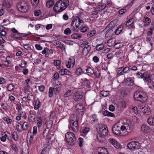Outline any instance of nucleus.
I'll use <instances>...</instances> for the list:
<instances>
[{
	"label": "nucleus",
	"instance_id": "f257e3e1",
	"mask_svg": "<svg viewBox=\"0 0 154 154\" xmlns=\"http://www.w3.org/2000/svg\"><path fill=\"white\" fill-rule=\"evenodd\" d=\"M17 8L20 12L25 13L29 11V4L27 2L22 1L19 2L17 5Z\"/></svg>",
	"mask_w": 154,
	"mask_h": 154
},
{
	"label": "nucleus",
	"instance_id": "f03ea898",
	"mask_svg": "<svg viewBox=\"0 0 154 154\" xmlns=\"http://www.w3.org/2000/svg\"><path fill=\"white\" fill-rule=\"evenodd\" d=\"M108 134V131L106 128H104L100 131H98L96 136L97 141L99 142L103 143L105 140V137Z\"/></svg>",
	"mask_w": 154,
	"mask_h": 154
},
{
	"label": "nucleus",
	"instance_id": "7ed1b4c3",
	"mask_svg": "<svg viewBox=\"0 0 154 154\" xmlns=\"http://www.w3.org/2000/svg\"><path fill=\"white\" fill-rule=\"evenodd\" d=\"M65 137L66 141L69 145H73L75 144L76 139L73 133L68 132L65 134Z\"/></svg>",
	"mask_w": 154,
	"mask_h": 154
},
{
	"label": "nucleus",
	"instance_id": "20e7f679",
	"mask_svg": "<svg viewBox=\"0 0 154 154\" xmlns=\"http://www.w3.org/2000/svg\"><path fill=\"white\" fill-rule=\"evenodd\" d=\"M134 97L135 100L139 101H144L147 100L146 94L141 91H136L134 93Z\"/></svg>",
	"mask_w": 154,
	"mask_h": 154
},
{
	"label": "nucleus",
	"instance_id": "39448f33",
	"mask_svg": "<svg viewBox=\"0 0 154 154\" xmlns=\"http://www.w3.org/2000/svg\"><path fill=\"white\" fill-rule=\"evenodd\" d=\"M140 146V144L137 141H132L127 144L128 148L132 150L139 149Z\"/></svg>",
	"mask_w": 154,
	"mask_h": 154
},
{
	"label": "nucleus",
	"instance_id": "423d86ee",
	"mask_svg": "<svg viewBox=\"0 0 154 154\" xmlns=\"http://www.w3.org/2000/svg\"><path fill=\"white\" fill-rule=\"evenodd\" d=\"M58 4L57 5L60 6V8L63 11L69 5L68 0H60L58 1Z\"/></svg>",
	"mask_w": 154,
	"mask_h": 154
},
{
	"label": "nucleus",
	"instance_id": "0eeeda50",
	"mask_svg": "<svg viewBox=\"0 0 154 154\" xmlns=\"http://www.w3.org/2000/svg\"><path fill=\"white\" fill-rule=\"evenodd\" d=\"M139 108L145 115H149L150 113V110L148 106L140 105L139 106Z\"/></svg>",
	"mask_w": 154,
	"mask_h": 154
},
{
	"label": "nucleus",
	"instance_id": "6e6552de",
	"mask_svg": "<svg viewBox=\"0 0 154 154\" xmlns=\"http://www.w3.org/2000/svg\"><path fill=\"white\" fill-rule=\"evenodd\" d=\"M112 131L113 133L115 135H118L121 134L120 126L118 124H116L113 126Z\"/></svg>",
	"mask_w": 154,
	"mask_h": 154
},
{
	"label": "nucleus",
	"instance_id": "1a4fd4ad",
	"mask_svg": "<svg viewBox=\"0 0 154 154\" xmlns=\"http://www.w3.org/2000/svg\"><path fill=\"white\" fill-rule=\"evenodd\" d=\"M72 96L75 101H78L82 99L83 96V93L80 91H77Z\"/></svg>",
	"mask_w": 154,
	"mask_h": 154
},
{
	"label": "nucleus",
	"instance_id": "9d476101",
	"mask_svg": "<svg viewBox=\"0 0 154 154\" xmlns=\"http://www.w3.org/2000/svg\"><path fill=\"white\" fill-rule=\"evenodd\" d=\"M73 122H69V128L72 129L74 132H77L79 131V125L78 123H77L76 125Z\"/></svg>",
	"mask_w": 154,
	"mask_h": 154
},
{
	"label": "nucleus",
	"instance_id": "9b49d317",
	"mask_svg": "<svg viewBox=\"0 0 154 154\" xmlns=\"http://www.w3.org/2000/svg\"><path fill=\"white\" fill-rule=\"evenodd\" d=\"M104 31L106 32L105 36L106 37H109L111 36L113 33V29L110 28L109 27L106 26L104 29Z\"/></svg>",
	"mask_w": 154,
	"mask_h": 154
},
{
	"label": "nucleus",
	"instance_id": "f8f14e48",
	"mask_svg": "<svg viewBox=\"0 0 154 154\" xmlns=\"http://www.w3.org/2000/svg\"><path fill=\"white\" fill-rule=\"evenodd\" d=\"M70 28L73 30H75L77 32L80 29V28L78 27V26L76 25L75 19V17L72 22Z\"/></svg>",
	"mask_w": 154,
	"mask_h": 154
},
{
	"label": "nucleus",
	"instance_id": "ddd939ff",
	"mask_svg": "<svg viewBox=\"0 0 154 154\" xmlns=\"http://www.w3.org/2000/svg\"><path fill=\"white\" fill-rule=\"evenodd\" d=\"M140 130L141 132L145 134L149 133L151 130L149 127L144 124L142 125L140 127Z\"/></svg>",
	"mask_w": 154,
	"mask_h": 154
},
{
	"label": "nucleus",
	"instance_id": "4468645a",
	"mask_svg": "<svg viewBox=\"0 0 154 154\" xmlns=\"http://www.w3.org/2000/svg\"><path fill=\"white\" fill-rule=\"evenodd\" d=\"M53 44L57 47L60 48L62 50L65 51V48L64 45L61 42L57 41L53 42Z\"/></svg>",
	"mask_w": 154,
	"mask_h": 154
},
{
	"label": "nucleus",
	"instance_id": "2eb2a0df",
	"mask_svg": "<svg viewBox=\"0 0 154 154\" xmlns=\"http://www.w3.org/2000/svg\"><path fill=\"white\" fill-rule=\"evenodd\" d=\"M145 79L148 82H151V81L154 84V73L151 75L149 74L147 75Z\"/></svg>",
	"mask_w": 154,
	"mask_h": 154
},
{
	"label": "nucleus",
	"instance_id": "dca6fc26",
	"mask_svg": "<svg viewBox=\"0 0 154 154\" xmlns=\"http://www.w3.org/2000/svg\"><path fill=\"white\" fill-rule=\"evenodd\" d=\"M83 81L84 85L88 88L91 87L90 84L92 79H88L87 78H83L82 79Z\"/></svg>",
	"mask_w": 154,
	"mask_h": 154
},
{
	"label": "nucleus",
	"instance_id": "f3484780",
	"mask_svg": "<svg viewBox=\"0 0 154 154\" xmlns=\"http://www.w3.org/2000/svg\"><path fill=\"white\" fill-rule=\"evenodd\" d=\"M91 47L89 45L85 46L82 50V54L85 56H86L90 50Z\"/></svg>",
	"mask_w": 154,
	"mask_h": 154
},
{
	"label": "nucleus",
	"instance_id": "a211bd4d",
	"mask_svg": "<svg viewBox=\"0 0 154 154\" xmlns=\"http://www.w3.org/2000/svg\"><path fill=\"white\" fill-rule=\"evenodd\" d=\"M46 122V120L45 119L43 121L41 118V117H38L37 120V126L38 127H40L42 126V123L43 125L45 124Z\"/></svg>",
	"mask_w": 154,
	"mask_h": 154
},
{
	"label": "nucleus",
	"instance_id": "6ab92c4d",
	"mask_svg": "<svg viewBox=\"0 0 154 154\" xmlns=\"http://www.w3.org/2000/svg\"><path fill=\"white\" fill-rule=\"evenodd\" d=\"M112 145L116 149H118L120 147V145L118 144L115 140L112 138H111L109 140Z\"/></svg>",
	"mask_w": 154,
	"mask_h": 154
},
{
	"label": "nucleus",
	"instance_id": "aec40b11",
	"mask_svg": "<svg viewBox=\"0 0 154 154\" xmlns=\"http://www.w3.org/2000/svg\"><path fill=\"white\" fill-rule=\"evenodd\" d=\"M124 82L126 85H133L134 84L133 81L131 78H128L125 79Z\"/></svg>",
	"mask_w": 154,
	"mask_h": 154
},
{
	"label": "nucleus",
	"instance_id": "412c9836",
	"mask_svg": "<svg viewBox=\"0 0 154 154\" xmlns=\"http://www.w3.org/2000/svg\"><path fill=\"white\" fill-rule=\"evenodd\" d=\"M78 119L76 115H72L70 118L69 122H73L75 124L78 123Z\"/></svg>",
	"mask_w": 154,
	"mask_h": 154
},
{
	"label": "nucleus",
	"instance_id": "4be33fe9",
	"mask_svg": "<svg viewBox=\"0 0 154 154\" xmlns=\"http://www.w3.org/2000/svg\"><path fill=\"white\" fill-rule=\"evenodd\" d=\"M33 112H32V113L30 112L28 117L29 121L30 122L34 121L35 118V115Z\"/></svg>",
	"mask_w": 154,
	"mask_h": 154
},
{
	"label": "nucleus",
	"instance_id": "5701e85b",
	"mask_svg": "<svg viewBox=\"0 0 154 154\" xmlns=\"http://www.w3.org/2000/svg\"><path fill=\"white\" fill-rule=\"evenodd\" d=\"M98 154H107L108 151L107 149L104 148L103 147H100L98 148Z\"/></svg>",
	"mask_w": 154,
	"mask_h": 154
},
{
	"label": "nucleus",
	"instance_id": "b1692460",
	"mask_svg": "<svg viewBox=\"0 0 154 154\" xmlns=\"http://www.w3.org/2000/svg\"><path fill=\"white\" fill-rule=\"evenodd\" d=\"M117 21V19H115L110 22L107 26L108 27L110 28H112L113 29V27L116 25Z\"/></svg>",
	"mask_w": 154,
	"mask_h": 154
},
{
	"label": "nucleus",
	"instance_id": "393cba45",
	"mask_svg": "<svg viewBox=\"0 0 154 154\" xmlns=\"http://www.w3.org/2000/svg\"><path fill=\"white\" fill-rule=\"evenodd\" d=\"M75 19L76 22H78L77 25L78 27H79V26H82L83 25L84 22L82 20L77 16L75 17Z\"/></svg>",
	"mask_w": 154,
	"mask_h": 154
},
{
	"label": "nucleus",
	"instance_id": "a878e982",
	"mask_svg": "<svg viewBox=\"0 0 154 154\" xmlns=\"http://www.w3.org/2000/svg\"><path fill=\"white\" fill-rule=\"evenodd\" d=\"M75 64V61L73 59L69 58V60L67 62V64H66V66L68 68H70L72 66H73Z\"/></svg>",
	"mask_w": 154,
	"mask_h": 154
},
{
	"label": "nucleus",
	"instance_id": "bb28decb",
	"mask_svg": "<svg viewBox=\"0 0 154 154\" xmlns=\"http://www.w3.org/2000/svg\"><path fill=\"white\" fill-rule=\"evenodd\" d=\"M123 29V27L122 25L119 26L115 31V34L116 35H119L122 31Z\"/></svg>",
	"mask_w": 154,
	"mask_h": 154
},
{
	"label": "nucleus",
	"instance_id": "cd10ccee",
	"mask_svg": "<svg viewBox=\"0 0 154 154\" xmlns=\"http://www.w3.org/2000/svg\"><path fill=\"white\" fill-rule=\"evenodd\" d=\"M148 123L152 126L154 125V116H151L147 120Z\"/></svg>",
	"mask_w": 154,
	"mask_h": 154
},
{
	"label": "nucleus",
	"instance_id": "c85d7f7f",
	"mask_svg": "<svg viewBox=\"0 0 154 154\" xmlns=\"http://www.w3.org/2000/svg\"><path fill=\"white\" fill-rule=\"evenodd\" d=\"M57 4H58V2L55 4L53 8L54 11L56 12H60L62 11L61 9L60 8L61 7L57 5Z\"/></svg>",
	"mask_w": 154,
	"mask_h": 154
},
{
	"label": "nucleus",
	"instance_id": "c756f323",
	"mask_svg": "<svg viewBox=\"0 0 154 154\" xmlns=\"http://www.w3.org/2000/svg\"><path fill=\"white\" fill-rule=\"evenodd\" d=\"M116 40L113 38H111L107 42V44L108 46L111 47L114 45Z\"/></svg>",
	"mask_w": 154,
	"mask_h": 154
},
{
	"label": "nucleus",
	"instance_id": "7c9ffc66",
	"mask_svg": "<svg viewBox=\"0 0 154 154\" xmlns=\"http://www.w3.org/2000/svg\"><path fill=\"white\" fill-rule=\"evenodd\" d=\"M83 72L82 68L79 67L76 69L75 72V75L78 76L81 75Z\"/></svg>",
	"mask_w": 154,
	"mask_h": 154
},
{
	"label": "nucleus",
	"instance_id": "2f4dec72",
	"mask_svg": "<svg viewBox=\"0 0 154 154\" xmlns=\"http://www.w3.org/2000/svg\"><path fill=\"white\" fill-rule=\"evenodd\" d=\"M134 18H131L129 19L126 22L125 24V26L128 27L130 25H131L132 23H134Z\"/></svg>",
	"mask_w": 154,
	"mask_h": 154
},
{
	"label": "nucleus",
	"instance_id": "473e14b6",
	"mask_svg": "<svg viewBox=\"0 0 154 154\" xmlns=\"http://www.w3.org/2000/svg\"><path fill=\"white\" fill-rule=\"evenodd\" d=\"M81 35L78 33H74L71 35V38L74 39L80 38H81Z\"/></svg>",
	"mask_w": 154,
	"mask_h": 154
},
{
	"label": "nucleus",
	"instance_id": "72a5a7b5",
	"mask_svg": "<svg viewBox=\"0 0 154 154\" xmlns=\"http://www.w3.org/2000/svg\"><path fill=\"white\" fill-rule=\"evenodd\" d=\"M98 127L97 129L98 132V131H100L103 129L104 128H106V126L105 125L103 124H98Z\"/></svg>",
	"mask_w": 154,
	"mask_h": 154
},
{
	"label": "nucleus",
	"instance_id": "f704fd0d",
	"mask_svg": "<svg viewBox=\"0 0 154 154\" xmlns=\"http://www.w3.org/2000/svg\"><path fill=\"white\" fill-rule=\"evenodd\" d=\"M41 106V103L39 100H37L35 102V105L34 106L35 109L36 110L38 109Z\"/></svg>",
	"mask_w": 154,
	"mask_h": 154
},
{
	"label": "nucleus",
	"instance_id": "c9c22d12",
	"mask_svg": "<svg viewBox=\"0 0 154 154\" xmlns=\"http://www.w3.org/2000/svg\"><path fill=\"white\" fill-rule=\"evenodd\" d=\"M83 108V106L81 103L77 104L75 107V109L76 110H81Z\"/></svg>",
	"mask_w": 154,
	"mask_h": 154
},
{
	"label": "nucleus",
	"instance_id": "e433bc0d",
	"mask_svg": "<svg viewBox=\"0 0 154 154\" xmlns=\"http://www.w3.org/2000/svg\"><path fill=\"white\" fill-rule=\"evenodd\" d=\"M103 115L104 116H109V117H115V115L113 113L109 112V111L107 110H105L104 112Z\"/></svg>",
	"mask_w": 154,
	"mask_h": 154
},
{
	"label": "nucleus",
	"instance_id": "4c0bfd02",
	"mask_svg": "<svg viewBox=\"0 0 154 154\" xmlns=\"http://www.w3.org/2000/svg\"><path fill=\"white\" fill-rule=\"evenodd\" d=\"M114 47L116 49H119L122 48L124 46V45L122 42H117L115 44Z\"/></svg>",
	"mask_w": 154,
	"mask_h": 154
},
{
	"label": "nucleus",
	"instance_id": "58836bf2",
	"mask_svg": "<svg viewBox=\"0 0 154 154\" xmlns=\"http://www.w3.org/2000/svg\"><path fill=\"white\" fill-rule=\"evenodd\" d=\"M104 47V46L103 44H98L96 46V49L97 51H100L102 50Z\"/></svg>",
	"mask_w": 154,
	"mask_h": 154
},
{
	"label": "nucleus",
	"instance_id": "ea45409f",
	"mask_svg": "<svg viewBox=\"0 0 154 154\" xmlns=\"http://www.w3.org/2000/svg\"><path fill=\"white\" fill-rule=\"evenodd\" d=\"M151 21L150 19L148 17H146L143 22L145 26H148L149 25Z\"/></svg>",
	"mask_w": 154,
	"mask_h": 154
},
{
	"label": "nucleus",
	"instance_id": "a19ab883",
	"mask_svg": "<svg viewBox=\"0 0 154 154\" xmlns=\"http://www.w3.org/2000/svg\"><path fill=\"white\" fill-rule=\"evenodd\" d=\"M54 89L53 88L50 87L49 88L48 92V95L49 97H52L53 95Z\"/></svg>",
	"mask_w": 154,
	"mask_h": 154
},
{
	"label": "nucleus",
	"instance_id": "79ce46f5",
	"mask_svg": "<svg viewBox=\"0 0 154 154\" xmlns=\"http://www.w3.org/2000/svg\"><path fill=\"white\" fill-rule=\"evenodd\" d=\"M96 33L95 30H92L89 31L87 34V36L88 37H91L94 35Z\"/></svg>",
	"mask_w": 154,
	"mask_h": 154
},
{
	"label": "nucleus",
	"instance_id": "37998d69",
	"mask_svg": "<svg viewBox=\"0 0 154 154\" xmlns=\"http://www.w3.org/2000/svg\"><path fill=\"white\" fill-rule=\"evenodd\" d=\"M89 131V129L88 128L85 127L84 128H82L80 130V132L82 133L86 134Z\"/></svg>",
	"mask_w": 154,
	"mask_h": 154
},
{
	"label": "nucleus",
	"instance_id": "c03bdc74",
	"mask_svg": "<svg viewBox=\"0 0 154 154\" xmlns=\"http://www.w3.org/2000/svg\"><path fill=\"white\" fill-rule=\"evenodd\" d=\"M86 71L87 73H89L92 75L94 73V70L91 67H88L86 69Z\"/></svg>",
	"mask_w": 154,
	"mask_h": 154
},
{
	"label": "nucleus",
	"instance_id": "a18cd8bd",
	"mask_svg": "<svg viewBox=\"0 0 154 154\" xmlns=\"http://www.w3.org/2000/svg\"><path fill=\"white\" fill-rule=\"evenodd\" d=\"M120 130L124 131L125 130H130V127L129 125H126V126L124 125L120 126Z\"/></svg>",
	"mask_w": 154,
	"mask_h": 154
},
{
	"label": "nucleus",
	"instance_id": "49530a36",
	"mask_svg": "<svg viewBox=\"0 0 154 154\" xmlns=\"http://www.w3.org/2000/svg\"><path fill=\"white\" fill-rule=\"evenodd\" d=\"M54 2L52 1H49L47 2L46 3L47 7L50 8L51 7L54 5Z\"/></svg>",
	"mask_w": 154,
	"mask_h": 154
},
{
	"label": "nucleus",
	"instance_id": "de8ad7c7",
	"mask_svg": "<svg viewBox=\"0 0 154 154\" xmlns=\"http://www.w3.org/2000/svg\"><path fill=\"white\" fill-rule=\"evenodd\" d=\"M123 72L125 73H127L130 71V68L128 67H126L125 68L122 67Z\"/></svg>",
	"mask_w": 154,
	"mask_h": 154
},
{
	"label": "nucleus",
	"instance_id": "09e8293b",
	"mask_svg": "<svg viewBox=\"0 0 154 154\" xmlns=\"http://www.w3.org/2000/svg\"><path fill=\"white\" fill-rule=\"evenodd\" d=\"M29 125H28V123L26 122H23V125H22L23 129V130H26L28 128Z\"/></svg>",
	"mask_w": 154,
	"mask_h": 154
},
{
	"label": "nucleus",
	"instance_id": "8fccbe9b",
	"mask_svg": "<svg viewBox=\"0 0 154 154\" xmlns=\"http://www.w3.org/2000/svg\"><path fill=\"white\" fill-rule=\"evenodd\" d=\"M12 137L15 141H17L18 138V135L15 132H14L12 133Z\"/></svg>",
	"mask_w": 154,
	"mask_h": 154
},
{
	"label": "nucleus",
	"instance_id": "3c124183",
	"mask_svg": "<svg viewBox=\"0 0 154 154\" xmlns=\"http://www.w3.org/2000/svg\"><path fill=\"white\" fill-rule=\"evenodd\" d=\"M31 3L33 6H36L38 5L39 0H30Z\"/></svg>",
	"mask_w": 154,
	"mask_h": 154
},
{
	"label": "nucleus",
	"instance_id": "603ef678",
	"mask_svg": "<svg viewBox=\"0 0 154 154\" xmlns=\"http://www.w3.org/2000/svg\"><path fill=\"white\" fill-rule=\"evenodd\" d=\"M83 141L84 140L82 138L80 137L79 138L78 140V142L79 143V146L80 147H82V146Z\"/></svg>",
	"mask_w": 154,
	"mask_h": 154
},
{
	"label": "nucleus",
	"instance_id": "864d4df0",
	"mask_svg": "<svg viewBox=\"0 0 154 154\" xmlns=\"http://www.w3.org/2000/svg\"><path fill=\"white\" fill-rule=\"evenodd\" d=\"M71 91L70 90H68L65 93L64 95V97H67L70 96L71 95Z\"/></svg>",
	"mask_w": 154,
	"mask_h": 154
},
{
	"label": "nucleus",
	"instance_id": "5fc2aeb1",
	"mask_svg": "<svg viewBox=\"0 0 154 154\" xmlns=\"http://www.w3.org/2000/svg\"><path fill=\"white\" fill-rule=\"evenodd\" d=\"M100 94L103 97H107L109 94V93L107 91H102L100 93Z\"/></svg>",
	"mask_w": 154,
	"mask_h": 154
},
{
	"label": "nucleus",
	"instance_id": "6e6d98bb",
	"mask_svg": "<svg viewBox=\"0 0 154 154\" xmlns=\"http://www.w3.org/2000/svg\"><path fill=\"white\" fill-rule=\"evenodd\" d=\"M14 86L12 84H9L8 86V90L9 91H12L14 89Z\"/></svg>",
	"mask_w": 154,
	"mask_h": 154
},
{
	"label": "nucleus",
	"instance_id": "4d7b16f0",
	"mask_svg": "<svg viewBox=\"0 0 154 154\" xmlns=\"http://www.w3.org/2000/svg\"><path fill=\"white\" fill-rule=\"evenodd\" d=\"M71 30L69 28H67L65 29L64 33L65 35H69L71 33Z\"/></svg>",
	"mask_w": 154,
	"mask_h": 154
},
{
	"label": "nucleus",
	"instance_id": "13d9d810",
	"mask_svg": "<svg viewBox=\"0 0 154 154\" xmlns=\"http://www.w3.org/2000/svg\"><path fill=\"white\" fill-rule=\"evenodd\" d=\"M91 119L94 122H97L98 119L97 118V115L96 114H93L91 116Z\"/></svg>",
	"mask_w": 154,
	"mask_h": 154
},
{
	"label": "nucleus",
	"instance_id": "bf43d9fd",
	"mask_svg": "<svg viewBox=\"0 0 154 154\" xmlns=\"http://www.w3.org/2000/svg\"><path fill=\"white\" fill-rule=\"evenodd\" d=\"M49 130L47 128L43 131V135L44 137H46L48 136V134Z\"/></svg>",
	"mask_w": 154,
	"mask_h": 154
},
{
	"label": "nucleus",
	"instance_id": "052dcab7",
	"mask_svg": "<svg viewBox=\"0 0 154 154\" xmlns=\"http://www.w3.org/2000/svg\"><path fill=\"white\" fill-rule=\"evenodd\" d=\"M16 128L19 131H21V129L23 128L22 125L18 123L16 125Z\"/></svg>",
	"mask_w": 154,
	"mask_h": 154
},
{
	"label": "nucleus",
	"instance_id": "680f3d73",
	"mask_svg": "<svg viewBox=\"0 0 154 154\" xmlns=\"http://www.w3.org/2000/svg\"><path fill=\"white\" fill-rule=\"evenodd\" d=\"M89 30V28L87 26H84L80 29V31L84 33L87 32Z\"/></svg>",
	"mask_w": 154,
	"mask_h": 154
},
{
	"label": "nucleus",
	"instance_id": "e2e57ef3",
	"mask_svg": "<svg viewBox=\"0 0 154 154\" xmlns=\"http://www.w3.org/2000/svg\"><path fill=\"white\" fill-rule=\"evenodd\" d=\"M122 67H120L118 68L117 70H116V72L117 74L118 75H122L123 72Z\"/></svg>",
	"mask_w": 154,
	"mask_h": 154
},
{
	"label": "nucleus",
	"instance_id": "0e129e2a",
	"mask_svg": "<svg viewBox=\"0 0 154 154\" xmlns=\"http://www.w3.org/2000/svg\"><path fill=\"white\" fill-rule=\"evenodd\" d=\"M3 119L4 121H6L8 124H11V123L12 120L11 119L5 117L3 118Z\"/></svg>",
	"mask_w": 154,
	"mask_h": 154
},
{
	"label": "nucleus",
	"instance_id": "69168bd1",
	"mask_svg": "<svg viewBox=\"0 0 154 154\" xmlns=\"http://www.w3.org/2000/svg\"><path fill=\"white\" fill-rule=\"evenodd\" d=\"M27 97L29 100H31L33 98V96L32 93H30L29 94H28Z\"/></svg>",
	"mask_w": 154,
	"mask_h": 154
},
{
	"label": "nucleus",
	"instance_id": "338daca9",
	"mask_svg": "<svg viewBox=\"0 0 154 154\" xmlns=\"http://www.w3.org/2000/svg\"><path fill=\"white\" fill-rule=\"evenodd\" d=\"M37 128L36 126H35L33 128V136L35 135L37 133Z\"/></svg>",
	"mask_w": 154,
	"mask_h": 154
},
{
	"label": "nucleus",
	"instance_id": "774afa93",
	"mask_svg": "<svg viewBox=\"0 0 154 154\" xmlns=\"http://www.w3.org/2000/svg\"><path fill=\"white\" fill-rule=\"evenodd\" d=\"M62 86V85L60 82H57V83L56 84L54 88H60L61 89V87Z\"/></svg>",
	"mask_w": 154,
	"mask_h": 154
}]
</instances>
